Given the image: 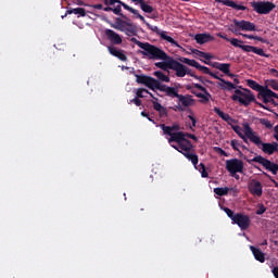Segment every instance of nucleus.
<instances>
[{"label":"nucleus","instance_id":"32","mask_svg":"<svg viewBox=\"0 0 278 278\" xmlns=\"http://www.w3.org/2000/svg\"><path fill=\"white\" fill-rule=\"evenodd\" d=\"M153 75L155 78H157L155 80L159 83H161V81H164L165 84L170 83V77H168V75L164 74L162 71H156L153 73Z\"/></svg>","mask_w":278,"mask_h":278},{"label":"nucleus","instance_id":"40","mask_svg":"<svg viewBox=\"0 0 278 278\" xmlns=\"http://www.w3.org/2000/svg\"><path fill=\"white\" fill-rule=\"evenodd\" d=\"M223 211L225 214H227L228 218L233 222V218H236V213H233V211L229 207H224Z\"/></svg>","mask_w":278,"mask_h":278},{"label":"nucleus","instance_id":"1","mask_svg":"<svg viewBox=\"0 0 278 278\" xmlns=\"http://www.w3.org/2000/svg\"><path fill=\"white\" fill-rule=\"evenodd\" d=\"M135 77L137 79V84H141L153 91L160 90V92H165L166 97H170L172 99H178V103H181L184 108H190V105L194 103V99H192L191 94H179L177 88L161 84L151 76L136 74Z\"/></svg>","mask_w":278,"mask_h":278},{"label":"nucleus","instance_id":"41","mask_svg":"<svg viewBox=\"0 0 278 278\" xmlns=\"http://www.w3.org/2000/svg\"><path fill=\"white\" fill-rule=\"evenodd\" d=\"M199 167H200L201 177H203V178L210 177V174H208L207 170L205 169V164L200 163V164H199Z\"/></svg>","mask_w":278,"mask_h":278},{"label":"nucleus","instance_id":"55","mask_svg":"<svg viewBox=\"0 0 278 278\" xmlns=\"http://www.w3.org/2000/svg\"><path fill=\"white\" fill-rule=\"evenodd\" d=\"M274 138H275V140H277V142H278V125H276V126L274 127Z\"/></svg>","mask_w":278,"mask_h":278},{"label":"nucleus","instance_id":"14","mask_svg":"<svg viewBox=\"0 0 278 278\" xmlns=\"http://www.w3.org/2000/svg\"><path fill=\"white\" fill-rule=\"evenodd\" d=\"M233 25H236V27H239L241 31H257V27L255 26V24L249 21L233 20Z\"/></svg>","mask_w":278,"mask_h":278},{"label":"nucleus","instance_id":"27","mask_svg":"<svg viewBox=\"0 0 278 278\" xmlns=\"http://www.w3.org/2000/svg\"><path fill=\"white\" fill-rule=\"evenodd\" d=\"M213 112H215V114H217V116H219L222 121H225V123H228V125H231V123H233V119L231 118V116L223 112L220 109H218V106H215L213 109Z\"/></svg>","mask_w":278,"mask_h":278},{"label":"nucleus","instance_id":"8","mask_svg":"<svg viewBox=\"0 0 278 278\" xmlns=\"http://www.w3.org/2000/svg\"><path fill=\"white\" fill-rule=\"evenodd\" d=\"M250 5L256 14H269L277 8V5L270 1H252Z\"/></svg>","mask_w":278,"mask_h":278},{"label":"nucleus","instance_id":"6","mask_svg":"<svg viewBox=\"0 0 278 278\" xmlns=\"http://www.w3.org/2000/svg\"><path fill=\"white\" fill-rule=\"evenodd\" d=\"M231 100L238 101L241 105L249 108L251 103H255V96H253L249 89H243V91L236 89L235 94L231 96Z\"/></svg>","mask_w":278,"mask_h":278},{"label":"nucleus","instance_id":"44","mask_svg":"<svg viewBox=\"0 0 278 278\" xmlns=\"http://www.w3.org/2000/svg\"><path fill=\"white\" fill-rule=\"evenodd\" d=\"M130 42H134V45H137V47H139V49H144V46L147 45V42L137 40L136 37L130 38Z\"/></svg>","mask_w":278,"mask_h":278},{"label":"nucleus","instance_id":"33","mask_svg":"<svg viewBox=\"0 0 278 278\" xmlns=\"http://www.w3.org/2000/svg\"><path fill=\"white\" fill-rule=\"evenodd\" d=\"M67 14H78V16H86V9L84 8L70 9L66 11L64 15L61 16V18H66Z\"/></svg>","mask_w":278,"mask_h":278},{"label":"nucleus","instance_id":"63","mask_svg":"<svg viewBox=\"0 0 278 278\" xmlns=\"http://www.w3.org/2000/svg\"><path fill=\"white\" fill-rule=\"evenodd\" d=\"M141 116H143L144 118H149V113L142 111V112H141Z\"/></svg>","mask_w":278,"mask_h":278},{"label":"nucleus","instance_id":"62","mask_svg":"<svg viewBox=\"0 0 278 278\" xmlns=\"http://www.w3.org/2000/svg\"><path fill=\"white\" fill-rule=\"evenodd\" d=\"M146 94H149L153 99L152 101L157 102V98H155V96H153V93H151L150 91H148Z\"/></svg>","mask_w":278,"mask_h":278},{"label":"nucleus","instance_id":"52","mask_svg":"<svg viewBox=\"0 0 278 278\" xmlns=\"http://www.w3.org/2000/svg\"><path fill=\"white\" fill-rule=\"evenodd\" d=\"M193 88L201 90V92H205L207 90L205 87H203V85L200 84H193Z\"/></svg>","mask_w":278,"mask_h":278},{"label":"nucleus","instance_id":"58","mask_svg":"<svg viewBox=\"0 0 278 278\" xmlns=\"http://www.w3.org/2000/svg\"><path fill=\"white\" fill-rule=\"evenodd\" d=\"M271 273L274 275L275 278H278V266H275L273 269H271Z\"/></svg>","mask_w":278,"mask_h":278},{"label":"nucleus","instance_id":"26","mask_svg":"<svg viewBox=\"0 0 278 278\" xmlns=\"http://www.w3.org/2000/svg\"><path fill=\"white\" fill-rule=\"evenodd\" d=\"M160 127L165 136L175 134V131L177 132L181 129L178 124H174L173 126H166L165 124H161Z\"/></svg>","mask_w":278,"mask_h":278},{"label":"nucleus","instance_id":"11","mask_svg":"<svg viewBox=\"0 0 278 278\" xmlns=\"http://www.w3.org/2000/svg\"><path fill=\"white\" fill-rule=\"evenodd\" d=\"M248 190L252 197H262L264 194V187L260 180L252 179L248 185Z\"/></svg>","mask_w":278,"mask_h":278},{"label":"nucleus","instance_id":"34","mask_svg":"<svg viewBox=\"0 0 278 278\" xmlns=\"http://www.w3.org/2000/svg\"><path fill=\"white\" fill-rule=\"evenodd\" d=\"M232 130L239 138H241V140H243V142H245V144H249V137H247V132L242 134V128L239 125L232 126Z\"/></svg>","mask_w":278,"mask_h":278},{"label":"nucleus","instance_id":"20","mask_svg":"<svg viewBox=\"0 0 278 278\" xmlns=\"http://www.w3.org/2000/svg\"><path fill=\"white\" fill-rule=\"evenodd\" d=\"M168 138V143L172 144V142H176V144H179L186 140V132L184 131H177L172 132Z\"/></svg>","mask_w":278,"mask_h":278},{"label":"nucleus","instance_id":"2","mask_svg":"<svg viewBox=\"0 0 278 278\" xmlns=\"http://www.w3.org/2000/svg\"><path fill=\"white\" fill-rule=\"evenodd\" d=\"M230 146L232 147L233 151H238L240 157H243V160H245V162H248V164H253V162H256V164H261V166L265 167V170H269V173L271 175H277V173H278V164L277 163H274L270 160H268L262 155H257V156H254L253 159L249 160L247 156H244L242 151H240V149H238V147H240V142H238V140H236V139L230 141Z\"/></svg>","mask_w":278,"mask_h":278},{"label":"nucleus","instance_id":"39","mask_svg":"<svg viewBox=\"0 0 278 278\" xmlns=\"http://www.w3.org/2000/svg\"><path fill=\"white\" fill-rule=\"evenodd\" d=\"M113 13H115L117 16H121L122 18H127V16L123 14V4L121 3H118V5L113 9Z\"/></svg>","mask_w":278,"mask_h":278},{"label":"nucleus","instance_id":"59","mask_svg":"<svg viewBox=\"0 0 278 278\" xmlns=\"http://www.w3.org/2000/svg\"><path fill=\"white\" fill-rule=\"evenodd\" d=\"M92 8L94 10H103V4L99 3V4H93Z\"/></svg>","mask_w":278,"mask_h":278},{"label":"nucleus","instance_id":"37","mask_svg":"<svg viewBox=\"0 0 278 278\" xmlns=\"http://www.w3.org/2000/svg\"><path fill=\"white\" fill-rule=\"evenodd\" d=\"M243 43L244 41L240 39H236V38L230 39V45H232V47H236L238 49H242V51H244V48L248 47V46H244Z\"/></svg>","mask_w":278,"mask_h":278},{"label":"nucleus","instance_id":"18","mask_svg":"<svg viewBox=\"0 0 278 278\" xmlns=\"http://www.w3.org/2000/svg\"><path fill=\"white\" fill-rule=\"evenodd\" d=\"M135 5H139L140 10H142V12H144L146 14H153V18L157 16L154 14L156 13L155 8L149 4L147 0H137Z\"/></svg>","mask_w":278,"mask_h":278},{"label":"nucleus","instance_id":"45","mask_svg":"<svg viewBox=\"0 0 278 278\" xmlns=\"http://www.w3.org/2000/svg\"><path fill=\"white\" fill-rule=\"evenodd\" d=\"M147 92H149V90H147L144 88H139L137 90V98L138 99H144V97H147V96H144V93L147 94Z\"/></svg>","mask_w":278,"mask_h":278},{"label":"nucleus","instance_id":"42","mask_svg":"<svg viewBox=\"0 0 278 278\" xmlns=\"http://www.w3.org/2000/svg\"><path fill=\"white\" fill-rule=\"evenodd\" d=\"M230 27H231L230 31L232 34H235V36H242L243 35L242 33H240V31H242V28L236 26V24L231 25Z\"/></svg>","mask_w":278,"mask_h":278},{"label":"nucleus","instance_id":"36","mask_svg":"<svg viewBox=\"0 0 278 278\" xmlns=\"http://www.w3.org/2000/svg\"><path fill=\"white\" fill-rule=\"evenodd\" d=\"M213 192L215 194H217V197H227L229 194V188L228 187H224V188L217 187V188H214Z\"/></svg>","mask_w":278,"mask_h":278},{"label":"nucleus","instance_id":"38","mask_svg":"<svg viewBox=\"0 0 278 278\" xmlns=\"http://www.w3.org/2000/svg\"><path fill=\"white\" fill-rule=\"evenodd\" d=\"M265 88H271V90L278 91V81L276 79H268L265 81Z\"/></svg>","mask_w":278,"mask_h":278},{"label":"nucleus","instance_id":"4","mask_svg":"<svg viewBox=\"0 0 278 278\" xmlns=\"http://www.w3.org/2000/svg\"><path fill=\"white\" fill-rule=\"evenodd\" d=\"M134 12H130L131 14H135V16H137V18H140L142 21V23H144V25H147L148 29H150L151 31H154V34H157V36H160V38L162 40H166V42H169L172 45V47H177L178 49H181V46L179 45V42H177L175 39H173V37L166 35V31L161 30L157 26H153L151 24L148 23V21L144 18V16L140 15L138 10L134 9Z\"/></svg>","mask_w":278,"mask_h":278},{"label":"nucleus","instance_id":"57","mask_svg":"<svg viewBox=\"0 0 278 278\" xmlns=\"http://www.w3.org/2000/svg\"><path fill=\"white\" fill-rule=\"evenodd\" d=\"M255 40H257L258 42H263L264 45L268 43V40H266V39H264V38H262L260 36H256Z\"/></svg>","mask_w":278,"mask_h":278},{"label":"nucleus","instance_id":"21","mask_svg":"<svg viewBox=\"0 0 278 278\" xmlns=\"http://www.w3.org/2000/svg\"><path fill=\"white\" fill-rule=\"evenodd\" d=\"M159 60H163V62H156L155 66L156 68H161V71H168V68L170 70L173 66V58H170L169 55H167L166 59H159Z\"/></svg>","mask_w":278,"mask_h":278},{"label":"nucleus","instance_id":"23","mask_svg":"<svg viewBox=\"0 0 278 278\" xmlns=\"http://www.w3.org/2000/svg\"><path fill=\"white\" fill-rule=\"evenodd\" d=\"M219 3H223V5H227V8H232L233 10H241L242 12L249 10V8L236 4L233 0H217Z\"/></svg>","mask_w":278,"mask_h":278},{"label":"nucleus","instance_id":"31","mask_svg":"<svg viewBox=\"0 0 278 278\" xmlns=\"http://www.w3.org/2000/svg\"><path fill=\"white\" fill-rule=\"evenodd\" d=\"M219 88H222V90H236L237 86L229 81V80H225V79H220V83L218 84Z\"/></svg>","mask_w":278,"mask_h":278},{"label":"nucleus","instance_id":"22","mask_svg":"<svg viewBox=\"0 0 278 278\" xmlns=\"http://www.w3.org/2000/svg\"><path fill=\"white\" fill-rule=\"evenodd\" d=\"M194 40L198 45H205L207 42H212V40H214V37L210 34H197L194 36Z\"/></svg>","mask_w":278,"mask_h":278},{"label":"nucleus","instance_id":"50","mask_svg":"<svg viewBox=\"0 0 278 278\" xmlns=\"http://www.w3.org/2000/svg\"><path fill=\"white\" fill-rule=\"evenodd\" d=\"M216 153H219V155H224V157H227V152L223 150L222 148L216 147L215 148Z\"/></svg>","mask_w":278,"mask_h":278},{"label":"nucleus","instance_id":"7","mask_svg":"<svg viewBox=\"0 0 278 278\" xmlns=\"http://www.w3.org/2000/svg\"><path fill=\"white\" fill-rule=\"evenodd\" d=\"M226 170L229 172L230 177L240 179L238 173H244V162L240 159H230L226 161Z\"/></svg>","mask_w":278,"mask_h":278},{"label":"nucleus","instance_id":"29","mask_svg":"<svg viewBox=\"0 0 278 278\" xmlns=\"http://www.w3.org/2000/svg\"><path fill=\"white\" fill-rule=\"evenodd\" d=\"M201 92H195L192 91V94H194L195 97H198V99H200V103H210V99H212V94L210 92H207V89L205 91Z\"/></svg>","mask_w":278,"mask_h":278},{"label":"nucleus","instance_id":"28","mask_svg":"<svg viewBox=\"0 0 278 278\" xmlns=\"http://www.w3.org/2000/svg\"><path fill=\"white\" fill-rule=\"evenodd\" d=\"M151 103L153 104V110L159 112L161 118H166V116H168V111L166 108L160 104V102L151 101Z\"/></svg>","mask_w":278,"mask_h":278},{"label":"nucleus","instance_id":"51","mask_svg":"<svg viewBox=\"0 0 278 278\" xmlns=\"http://www.w3.org/2000/svg\"><path fill=\"white\" fill-rule=\"evenodd\" d=\"M191 53H193L194 55H199V58H203L204 52L198 49H192Z\"/></svg>","mask_w":278,"mask_h":278},{"label":"nucleus","instance_id":"56","mask_svg":"<svg viewBox=\"0 0 278 278\" xmlns=\"http://www.w3.org/2000/svg\"><path fill=\"white\" fill-rule=\"evenodd\" d=\"M202 58L204 59V60H212V58H214L212 54H210V53H206V52H204L203 54H202Z\"/></svg>","mask_w":278,"mask_h":278},{"label":"nucleus","instance_id":"13","mask_svg":"<svg viewBox=\"0 0 278 278\" xmlns=\"http://www.w3.org/2000/svg\"><path fill=\"white\" fill-rule=\"evenodd\" d=\"M170 71L176 72V77H186V73H190V68L186 65L181 64L180 62L173 59Z\"/></svg>","mask_w":278,"mask_h":278},{"label":"nucleus","instance_id":"43","mask_svg":"<svg viewBox=\"0 0 278 278\" xmlns=\"http://www.w3.org/2000/svg\"><path fill=\"white\" fill-rule=\"evenodd\" d=\"M260 123H261V125H264V127H266V129H273V123H270L269 119L261 118Z\"/></svg>","mask_w":278,"mask_h":278},{"label":"nucleus","instance_id":"48","mask_svg":"<svg viewBox=\"0 0 278 278\" xmlns=\"http://www.w3.org/2000/svg\"><path fill=\"white\" fill-rule=\"evenodd\" d=\"M266 212V206L264 204H261L256 211L257 216H262Z\"/></svg>","mask_w":278,"mask_h":278},{"label":"nucleus","instance_id":"35","mask_svg":"<svg viewBox=\"0 0 278 278\" xmlns=\"http://www.w3.org/2000/svg\"><path fill=\"white\" fill-rule=\"evenodd\" d=\"M187 160H189V162H191L194 166V168H197V164H199V155H197L195 153H191V152H188L186 154H184Z\"/></svg>","mask_w":278,"mask_h":278},{"label":"nucleus","instance_id":"64","mask_svg":"<svg viewBox=\"0 0 278 278\" xmlns=\"http://www.w3.org/2000/svg\"><path fill=\"white\" fill-rule=\"evenodd\" d=\"M228 77H230L231 79H233V77H236V74H231V72L229 71L228 74H226Z\"/></svg>","mask_w":278,"mask_h":278},{"label":"nucleus","instance_id":"25","mask_svg":"<svg viewBox=\"0 0 278 278\" xmlns=\"http://www.w3.org/2000/svg\"><path fill=\"white\" fill-rule=\"evenodd\" d=\"M243 51L245 53H255L256 55H261V58H268V54L264 53V49L254 46H248L243 48Z\"/></svg>","mask_w":278,"mask_h":278},{"label":"nucleus","instance_id":"49","mask_svg":"<svg viewBox=\"0 0 278 278\" xmlns=\"http://www.w3.org/2000/svg\"><path fill=\"white\" fill-rule=\"evenodd\" d=\"M130 103H135V105H137V108H140V105H142V100H140V98L136 97L135 99L130 100Z\"/></svg>","mask_w":278,"mask_h":278},{"label":"nucleus","instance_id":"54","mask_svg":"<svg viewBox=\"0 0 278 278\" xmlns=\"http://www.w3.org/2000/svg\"><path fill=\"white\" fill-rule=\"evenodd\" d=\"M243 38H248L249 40H255L256 36L255 35H247V34H243L241 35Z\"/></svg>","mask_w":278,"mask_h":278},{"label":"nucleus","instance_id":"60","mask_svg":"<svg viewBox=\"0 0 278 278\" xmlns=\"http://www.w3.org/2000/svg\"><path fill=\"white\" fill-rule=\"evenodd\" d=\"M210 76L213 77L214 79H218L219 81H220V79H223L218 75H216V74H214L212 72H211Z\"/></svg>","mask_w":278,"mask_h":278},{"label":"nucleus","instance_id":"15","mask_svg":"<svg viewBox=\"0 0 278 278\" xmlns=\"http://www.w3.org/2000/svg\"><path fill=\"white\" fill-rule=\"evenodd\" d=\"M172 147L182 155H186V153H190V151H192V142L188 139H185L182 142L178 143L177 146L172 144Z\"/></svg>","mask_w":278,"mask_h":278},{"label":"nucleus","instance_id":"3","mask_svg":"<svg viewBox=\"0 0 278 278\" xmlns=\"http://www.w3.org/2000/svg\"><path fill=\"white\" fill-rule=\"evenodd\" d=\"M247 84L249 86V88H252V90H256V92H258V99H263V103H275L274 99H278V94L268 89V87H264L260 84H257V81L253 80V79H248Z\"/></svg>","mask_w":278,"mask_h":278},{"label":"nucleus","instance_id":"61","mask_svg":"<svg viewBox=\"0 0 278 278\" xmlns=\"http://www.w3.org/2000/svg\"><path fill=\"white\" fill-rule=\"evenodd\" d=\"M103 11H104V12H114V8H112V7H106V8H103Z\"/></svg>","mask_w":278,"mask_h":278},{"label":"nucleus","instance_id":"9","mask_svg":"<svg viewBox=\"0 0 278 278\" xmlns=\"http://www.w3.org/2000/svg\"><path fill=\"white\" fill-rule=\"evenodd\" d=\"M111 27H113V29H117L118 31H123L124 34H126V36H138V26H136V24L134 23H129V22H121L119 24H111Z\"/></svg>","mask_w":278,"mask_h":278},{"label":"nucleus","instance_id":"17","mask_svg":"<svg viewBox=\"0 0 278 278\" xmlns=\"http://www.w3.org/2000/svg\"><path fill=\"white\" fill-rule=\"evenodd\" d=\"M204 64H207L208 66H213V68H217V71H220L224 73V75H229V71L231 68V64L229 63H219V62H210V61H202Z\"/></svg>","mask_w":278,"mask_h":278},{"label":"nucleus","instance_id":"46","mask_svg":"<svg viewBox=\"0 0 278 278\" xmlns=\"http://www.w3.org/2000/svg\"><path fill=\"white\" fill-rule=\"evenodd\" d=\"M263 175L269 179V181H271V184H274L275 188H278V182L273 178V176H270V174L263 172Z\"/></svg>","mask_w":278,"mask_h":278},{"label":"nucleus","instance_id":"5","mask_svg":"<svg viewBox=\"0 0 278 278\" xmlns=\"http://www.w3.org/2000/svg\"><path fill=\"white\" fill-rule=\"evenodd\" d=\"M139 53L148 58V60H166L168 58V54H166L164 50L149 42H146V46H143Z\"/></svg>","mask_w":278,"mask_h":278},{"label":"nucleus","instance_id":"24","mask_svg":"<svg viewBox=\"0 0 278 278\" xmlns=\"http://www.w3.org/2000/svg\"><path fill=\"white\" fill-rule=\"evenodd\" d=\"M250 251H252L256 262H261V264H264L266 262V256L264 255V252H262V250L251 245Z\"/></svg>","mask_w":278,"mask_h":278},{"label":"nucleus","instance_id":"47","mask_svg":"<svg viewBox=\"0 0 278 278\" xmlns=\"http://www.w3.org/2000/svg\"><path fill=\"white\" fill-rule=\"evenodd\" d=\"M188 118L191 121L192 125L190 127V129L192 131H194V129H192L193 127H197V118L194 117V115H188Z\"/></svg>","mask_w":278,"mask_h":278},{"label":"nucleus","instance_id":"19","mask_svg":"<svg viewBox=\"0 0 278 278\" xmlns=\"http://www.w3.org/2000/svg\"><path fill=\"white\" fill-rule=\"evenodd\" d=\"M108 51L111 55L114 58H117V60H121V62H127V54L125 51L121 49H116L115 47L109 46Z\"/></svg>","mask_w":278,"mask_h":278},{"label":"nucleus","instance_id":"12","mask_svg":"<svg viewBox=\"0 0 278 278\" xmlns=\"http://www.w3.org/2000/svg\"><path fill=\"white\" fill-rule=\"evenodd\" d=\"M180 62H182L184 64H188V66H193V68L201 71V73H204V75H212V71L210 70V67L201 65L195 60L182 58V59H180Z\"/></svg>","mask_w":278,"mask_h":278},{"label":"nucleus","instance_id":"53","mask_svg":"<svg viewBox=\"0 0 278 278\" xmlns=\"http://www.w3.org/2000/svg\"><path fill=\"white\" fill-rule=\"evenodd\" d=\"M185 138H190L191 140H194V141L198 140V138L194 135L190 134V132H185Z\"/></svg>","mask_w":278,"mask_h":278},{"label":"nucleus","instance_id":"10","mask_svg":"<svg viewBox=\"0 0 278 278\" xmlns=\"http://www.w3.org/2000/svg\"><path fill=\"white\" fill-rule=\"evenodd\" d=\"M232 225H238L241 231H247L251 227V217L243 213H236V217L232 220Z\"/></svg>","mask_w":278,"mask_h":278},{"label":"nucleus","instance_id":"16","mask_svg":"<svg viewBox=\"0 0 278 278\" xmlns=\"http://www.w3.org/2000/svg\"><path fill=\"white\" fill-rule=\"evenodd\" d=\"M104 34H105L108 40H110L111 45H123V38L116 31H114L110 28H106L104 30Z\"/></svg>","mask_w":278,"mask_h":278},{"label":"nucleus","instance_id":"30","mask_svg":"<svg viewBox=\"0 0 278 278\" xmlns=\"http://www.w3.org/2000/svg\"><path fill=\"white\" fill-rule=\"evenodd\" d=\"M102 1H103L104 5H114V3H119V5H123L124 10H127L128 12L136 13L134 8L129 7L128 4H126L125 2H123L121 0H102Z\"/></svg>","mask_w":278,"mask_h":278}]
</instances>
